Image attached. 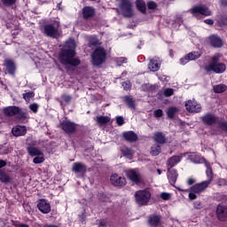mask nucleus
<instances>
[{
    "label": "nucleus",
    "mask_w": 227,
    "mask_h": 227,
    "mask_svg": "<svg viewBox=\"0 0 227 227\" xmlns=\"http://www.w3.org/2000/svg\"><path fill=\"white\" fill-rule=\"evenodd\" d=\"M75 40L69 39L65 43V49L59 53V59L64 67H79L81 60L75 58Z\"/></svg>",
    "instance_id": "obj_1"
},
{
    "label": "nucleus",
    "mask_w": 227,
    "mask_h": 227,
    "mask_svg": "<svg viewBox=\"0 0 227 227\" xmlns=\"http://www.w3.org/2000/svg\"><path fill=\"white\" fill-rule=\"evenodd\" d=\"M221 56H223L221 53H217L212 58V62L205 67L206 72H215V74H223L226 71V65L223 63H217V61H219V59H221Z\"/></svg>",
    "instance_id": "obj_2"
},
{
    "label": "nucleus",
    "mask_w": 227,
    "mask_h": 227,
    "mask_svg": "<svg viewBox=\"0 0 227 227\" xmlns=\"http://www.w3.org/2000/svg\"><path fill=\"white\" fill-rule=\"evenodd\" d=\"M208 185H210V180L202 181L201 183L192 185L190 188L189 200H196V198H198V195L207 191Z\"/></svg>",
    "instance_id": "obj_3"
},
{
    "label": "nucleus",
    "mask_w": 227,
    "mask_h": 227,
    "mask_svg": "<svg viewBox=\"0 0 227 227\" xmlns=\"http://www.w3.org/2000/svg\"><path fill=\"white\" fill-rule=\"evenodd\" d=\"M106 52L104 48H97L91 54L92 65L95 67H100L103 63L106 62Z\"/></svg>",
    "instance_id": "obj_4"
},
{
    "label": "nucleus",
    "mask_w": 227,
    "mask_h": 227,
    "mask_svg": "<svg viewBox=\"0 0 227 227\" xmlns=\"http://www.w3.org/2000/svg\"><path fill=\"white\" fill-rule=\"evenodd\" d=\"M152 193L146 190H140L135 192V201L139 207L148 205Z\"/></svg>",
    "instance_id": "obj_5"
},
{
    "label": "nucleus",
    "mask_w": 227,
    "mask_h": 227,
    "mask_svg": "<svg viewBox=\"0 0 227 227\" xmlns=\"http://www.w3.org/2000/svg\"><path fill=\"white\" fill-rule=\"evenodd\" d=\"M191 13L193 17H198V15H204L205 17H210L212 15V11L206 4H198L190 9Z\"/></svg>",
    "instance_id": "obj_6"
},
{
    "label": "nucleus",
    "mask_w": 227,
    "mask_h": 227,
    "mask_svg": "<svg viewBox=\"0 0 227 227\" xmlns=\"http://www.w3.org/2000/svg\"><path fill=\"white\" fill-rule=\"evenodd\" d=\"M44 35L50 36L51 38H56L59 35V22L55 21L51 24H47L44 26Z\"/></svg>",
    "instance_id": "obj_7"
},
{
    "label": "nucleus",
    "mask_w": 227,
    "mask_h": 227,
    "mask_svg": "<svg viewBox=\"0 0 227 227\" xmlns=\"http://www.w3.org/2000/svg\"><path fill=\"white\" fill-rule=\"evenodd\" d=\"M120 9L124 17L130 18L134 15V10H132V3H130V0H121Z\"/></svg>",
    "instance_id": "obj_8"
},
{
    "label": "nucleus",
    "mask_w": 227,
    "mask_h": 227,
    "mask_svg": "<svg viewBox=\"0 0 227 227\" xmlns=\"http://www.w3.org/2000/svg\"><path fill=\"white\" fill-rule=\"evenodd\" d=\"M184 106L188 113H201V105L198 104L194 99L186 101Z\"/></svg>",
    "instance_id": "obj_9"
},
{
    "label": "nucleus",
    "mask_w": 227,
    "mask_h": 227,
    "mask_svg": "<svg viewBox=\"0 0 227 227\" xmlns=\"http://www.w3.org/2000/svg\"><path fill=\"white\" fill-rule=\"evenodd\" d=\"M110 182L113 185H115L116 187H121L127 184V180L125 177L118 176V174H113L110 176Z\"/></svg>",
    "instance_id": "obj_10"
},
{
    "label": "nucleus",
    "mask_w": 227,
    "mask_h": 227,
    "mask_svg": "<svg viewBox=\"0 0 227 227\" xmlns=\"http://www.w3.org/2000/svg\"><path fill=\"white\" fill-rule=\"evenodd\" d=\"M200 57L201 53L198 51L190 52L184 58L180 59V65H187L189 61H194V59H198Z\"/></svg>",
    "instance_id": "obj_11"
},
{
    "label": "nucleus",
    "mask_w": 227,
    "mask_h": 227,
    "mask_svg": "<svg viewBox=\"0 0 227 227\" xmlns=\"http://www.w3.org/2000/svg\"><path fill=\"white\" fill-rule=\"evenodd\" d=\"M61 129L67 134H73V132H75V123L70 121H64L61 122Z\"/></svg>",
    "instance_id": "obj_12"
},
{
    "label": "nucleus",
    "mask_w": 227,
    "mask_h": 227,
    "mask_svg": "<svg viewBox=\"0 0 227 227\" xmlns=\"http://www.w3.org/2000/svg\"><path fill=\"white\" fill-rule=\"evenodd\" d=\"M208 40L210 45H212V47H215V49H221V47H223V39H221V37L216 35H210L208 37Z\"/></svg>",
    "instance_id": "obj_13"
},
{
    "label": "nucleus",
    "mask_w": 227,
    "mask_h": 227,
    "mask_svg": "<svg viewBox=\"0 0 227 227\" xmlns=\"http://www.w3.org/2000/svg\"><path fill=\"white\" fill-rule=\"evenodd\" d=\"M126 175L131 182H134L135 184H139L141 181V176L139 175V172L136 169H129L126 172Z\"/></svg>",
    "instance_id": "obj_14"
},
{
    "label": "nucleus",
    "mask_w": 227,
    "mask_h": 227,
    "mask_svg": "<svg viewBox=\"0 0 227 227\" xmlns=\"http://www.w3.org/2000/svg\"><path fill=\"white\" fill-rule=\"evenodd\" d=\"M20 111V107L19 106H7L3 109V113L4 116L12 117V116H17V114Z\"/></svg>",
    "instance_id": "obj_15"
},
{
    "label": "nucleus",
    "mask_w": 227,
    "mask_h": 227,
    "mask_svg": "<svg viewBox=\"0 0 227 227\" xmlns=\"http://www.w3.org/2000/svg\"><path fill=\"white\" fill-rule=\"evenodd\" d=\"M216 215L219 221H226L227 219V207L223 205H218L216 208Z\"/></svg>",
    "instance_id": "obj_16"
},
{
    "label": "nucleus",
    "mask_w": 227,
    "mask_h": 227,
    "mask_svg": "<svg viewBox=\"0 0 227 227\" xmlns=\"http://www.w3.org/2000/svg\"><path fill=\"white\" fill-rule=\"evenodd\" d=\"M37 207L42 214H49L51 212V204L45 200H41L37 204Z\"/></svg>",
    "instance_id": "obj_17"
},
{
    "label": "nucleus",
    "mask_w": 227,
    "mask_h": 227,
    "mask_svg": "<svg viewBox=\"0 0 227 227\" xmlns=\"http://www.w3.org/2000/svg\"><path fill=\"white\" fill-rule=\"evenodd\" d=\"M27 132V129H26V126H16L12 129V134L15 136V137H20V136H26Z\"/></svg>",
    "instance_id": "obj_18"
},
{
    "label": "nucleus",
    "mask_w": 227,
    "mask_h": 227,
    "mask_svg": "<svg viewBox=\"0 0 227 227\" xmlns=\"http://www.w3.org/2000/svg\"><path fill=\"white\" fill-rule=\"evenodd\" d=\"M160 68V59L155 58L150 60V63L148 65V69L151 72H158Z\"/></svg>",
    "instance_id": "obj_19"
},
{
    "label": "nucleus",
    "mask_w": 227,
    "mask_h": 227,
    "mask_svg": "<svg viewBox=\"0 0 227 227\" xmlns=\"http://www.w3.org/2000/svg\"><path fill=\"white\" fill-rule=\"evenodd\" d=\"M4 65L10 75H15V70H17V67H15V63H13L10 59H5Z\"/></svg>",
    "instance_id": "obj_20"
},
{
    "label": "nucleus",
    "mask_w": 227,
    "mask_h": 227,
    "mask_svg": "<svg viewBox=\"0 0 227 227\" xmlns=\"http://www.w3.org/2000/svg\"><path fill=\"white\" fill-rule=\"evenodd\" d=\"M27 150L30 157H38V156L43 155V152H42L40 148L33 145L28 146Z\"/></svg>",
    "instance_id": "obj_21"
},
{
    "label": "nucleus",
    "mask_w": 227,
    "mask_h": 227,
    "mask_svg": "<svg viewBox=\"0 0 227 227\" xmlns=\"http://www.w3.org/2000/svg\"><path fill=\"white\" fill-rule=\"evenodd\" d=\"M201 120L205 125H214L215 121H217V119L213 114H207L201 117Z\"/></svg>",
    "instance_id": "obj_22"
},
{
    "label": "nucleus",
    "mask_w": 227,
    "mask_h": 227,
    "mask_svg": "<svg viewBox=\"0 0 227 227\" xmlns=\"http://www.w3.org/2000/svg\"><path fill=\"white\" fill-rule=\"evenodd\" d=\"M182 160V156H172L168 159L167 162L168 169H171V168H175L176 164H178Z\"/></svg>",
    "instance_id": "obj_23"
},
{
    "label": "nucleus",
    "mask_w": 227,
    "mask_h": 227,
    "mask_svg": "<svg viewBox=\"0 0 227 227\" xmlns=\"http://www.w3.org/2000/svg\"><path fill=\"white\" fill-rule=\"evenodd\" d=\"M168 178L171 185H175V184H176V179L178 178V173L176 172V170L171 168H168Z\"/></svg>",
    "instance_id": "obj_24"
},
{
    "label": "nucleus",
    "mask_w": 227,
    "mask_h": 227,
    "mask_svg": "<svg viewBox=\"0 0 227 227\" xmlns=\"http://www.w3.org/2000/svg\"><path fill=\"white\" fill-rule=\"evenodd\" d=\"M189 159L193 162V164H202V162H205V158H201V156L196 153H191L189 155Z\"/></svg>",
    "instance_id": "obj_25"
},
{
    "label": "nucleus",
    "mask_w": 227,
    "mask_h": 227,
    "mask_svg": "<svg viewBox=\"0 0 227 227\" xmlns=\"http://www.w3.org/2000/svg\"><path fill=\"white\" fill-rule=\"evenodd\" d=\"M73 171L74 173H86V165L81 162H75L73 164Z\"/></svg>",
    "instance_id": "obj_26"
},
{
    "label": "nucleus",
    "mask_w": 227,
    "mask_h": 227,
    "mask_svg": "<svg viewBox=\"0 0 227 227\" xmlns=\"http://www.w3.org/2000/svg\"><path fill=\"white\" fill-rule=\"evenodd\" d=\"M123 137L126 139V141H129L130 143H134V141H137V135H136L134 131L124 132Z\"/></svg>",
    "instance_id": "obj_27"
},
{
    "label": "nucleus",
    "mask_w": 227,
    "mask_h": 227,
    "mask_svg": "<svg viewBox=\"0 0 227 227\" xmlns=\"http://www.w3.org/2000/svg\"><path fill=\"white\" fill-rule=\"evenodd\" d=\"M153 139L158 145H164L166 143V135L161 132L154 133Z\"/></svg>",
    "instance_id": "obj_28"
},
{
    "label": "nucleus",
    "mask_w": 227,
    "mask_h": 227,
    "mask_svg": "<svg viewBox=\"0 0 227 227\" xmlns=\"http://www.w3.org/2000/svg\"><path fill=\"white\" fill-rule=\"evenodd\" d=\"M27 118H29V114H27V113L22 111V109L20 108L19 113L16 114V120H18V121H20V123H24V121H26Z\"/></svg>",
    "instance_id": "obj_29"
},
{
    "label": "nucleus",
    "mask_w": 227,
    "mask_h": 227,
    "mask_svg": "<svg viewBox=\"0 0 227 227\" xmlns=\"http://www.w3.org/2000/svg\"><path fill=\"white\" fill-rule=\"evenodd\" d=\"M83 19H90V17H93L95 13V10L91 7H84L82 9Z\"/></svg>",
    "instance_id": "obj_30"
},
{
    "label": "nucleus",
    "mask_w": 227,
    "mask_h": 227,
    "mask_svg": "<svg viewBox=\"0 0 227 227\" xmlns=\"http://www.w3.org/2000/svg\"><path fill=\"white\" fill-rule=\"evenodd\" d=\"M178 108L176 106H170L166 110L167 115L170 120H173L175 118V114L178 113Z\"/></svg>",
    "instance_id": "obj_31"
},
{
    "label": "nucleus",
    "mask_w": 227,
    "mask_h": 227,
    "mask_svg": "<svg viewBox=\"0 0 227 227\" xmlns=\"http://www.w3.org/2000/svg\"><path fill=\"white\" fill-rule=\"evenodd\" d=\"M110 121L111 118L109 116L98 115L97 117V123H98V125H107Z\"/></svg>",
    "instance_id": "obj_32"
},
{
    "label": "nucleus",
    "mask_w": 227,
    "mask_h": 227,
    "mask_svg": "<svg viewBox=\"0 0 227 227\" xmlns=\"http://www.w3.org/2000/svg\"><path fill=\"white\" fill-rule=\"evenodd\" d=\"M12 178L10 177V176L6 174V172L0 170V182H2L3 184H10Z\"/></svg>",
    "instance_id": "obj_33"
},
{
    "label": "nucleus",
    "mask_w": 227,
    "mask_h": 227,
    "mask_svg": "<svg viewBox=\"0 0 227 227\" xmlns=\"http://www.w3.org/2000/svg\"><path fill=\"white\" fill-rule=\"evenodd\" d=\"M137 8L142 13H145L146 12V4L143 0H137L136 2Z\"/></svg>",
    "instance_id": "obj_34"
},
{
    "label": "nucleus",
    "mask_w": 227,
    "mask_h": 227,
    "mask_svg": "<svg viewBox=\"0 0 227 227\" xmlns=\"http://www.w3.org/2000/svg\"><path fill=\"white\" fill-rule=\"evenodd\" d=\"M213 90L215 93H224V91H226L227 90V87L224 84H218V85H215L213 87Z\"/></svg>",
    "instance_id": "obj_35"
},
{
    "label": "nucleus",
    "mask_w": 227,
    "mask_h": 227,
    "mask_svg": "<svg viewBox=\"0 0 227 227\" xmlns=\"http://www.w3.org/2000/svg\"><path fill=\"white\" fill-rule=\"evenodd\" d=\"M121 153H122V155H124V157H127V159H132V155H133L134 152H132V149L124 147L121 149Z\"/></svg>",
    "instance_id": "obj_36"
},
{
    "label": "nucleus",
    "mask_w": 227,
    "mask_h": 227,
    "mask_svg": "<svg viewBox=\"0 0 227 227\" xmlns=\"http://www.w3.org/2000/svg\"><path fill=\"white\" fill-rule=\"evenodd\" d=\"M159 153H160V145H153L151 148V155H153V157H157V155H159Z\"/></svg>",
    "instance_id": "obj_37"
},
{
    "label": "nucleus",
    "mask_w": 227,
    "mask_h": 227,
    "mask_svg": "<svg viewBox=\"0 0 227 227\" xmlns=\"http://www.w3.org/2000/svg\"><path fill=\"white\" fill-rule=\"evenodd\" d=\"M217 24L220 27H224V26H227V17L220 16L217 20Z\"/></svg>",
    "instance_id": "obj_38"
},
{
    "label": "nucleus",
    "mask_w": 227,
    "mask_h": 227,
    "mask_svg": "<svg viewBox=\"0 0 227 227\" xmlns=\"http://www.w3.org/2000/svg\"><path fill=\"white\" fill-rule=\"evenodd\" d=\"M124 100H125L127 106H129V107H130L131 109H134V100L132 99V97L125 96Z\"/></svg>",
    "instance_id": "obj_39"
},
{
    "label": "nucleus",
    "mask_w": 227,
    "mask_h": 227,
    "mask_svg": "<svg viewBox=\"0 0 227 227\" xmlns=\"http://www.w3.org/2000/svg\"><path fill=\"white\" fill-rule=\"evenodd\" d=\"M35 98V92H27L23 94V98L26 102H29L31 98Z\"/></svg>",
    "instance_id": "obj_40"
},
{
    "label": "nucleus",
    "mask_w": 227,
    "mask_h": 227,
    "mask_svg": "<svg viewBox=\"0 0 227 227\" xmlns=\"http://www.w3.org/2000/svg\"><path fill=\"white\" fill-rule=\"evenodd\" d=\"M206 166H207V170H206V173H207V180H210V184H212V180H213V176H212V175H213V173H212V168H210L209 166H208V164H207L206 163Z\"/></svg>",
    "instance_id": "obj_41"
},
{
    "label": "nucleus",
    "mask_w": 227,
    "mask_h": 227,
    "mask_svg": "<svg viewBox=\"0 0 227 227\" xmlns=\"http://www.w3.org/2000/svg\"><path fill=\"white\" fill-rule=\"evenodd\" d=\"M44 161H45V158L43 157V153L41 156H36L33 160L34 164H42V162H44Z\"/></svg>",
    "instance_id": "obj_42"
},
{
    "label": "nucleus",
    "mask_w": 227,
    "mask_h": 227,
    "mask_svg": "<svg viewBox=\"0 0 227 227\" xmlns=\"http://www.w3.org/2000/svg\"><path fill=\"white\" fill-rule=\"evenodd\" d=\"M115 120L119 127H121V125L125 124V119H123V116H117Z\"/></svg>",
    "instance_id": "obj_43"
},
{
    "label": "nucleus",
    "mask_w": 227,
    "mask_h": 227,
    "mask_svg": "<svg viewBox=\"0 0 227 227\" xmlns=\"http://www.w3.org/2000/svg\"><path fill=\"white\" fill-rule=\"evenodd\" d=\"M89 43L90 45L95 46V45H98L100 43L97 37L92 36L90 37Z\"/></svg>",
    "instance_id": "obj_44"
},
{
    "label": "nucleus",
    "mask_w": 227,
    "mask_h": 227,
    "mask_svg": "<svg viewBox=\"0 0 227 227\" xmlns=\"http://www.w3.org/2000/svg\"><path fill=\"white\" fill-rule=\"evenodd\" d=\"M174 93H175V90L173 89L168 88V89L164 90L165 97H172V95H174Z\"/></svg>",
    "instance_id": "obj_45"
},
{
    "label": "nucleus",
    "mask_w": 227,
    "mask_h": 227,
    "mask_svg": "<svg viewBox=\"0 0 227 227\" xmlns=\"http://www.w3.org/2000/svg\"><path fill=\"white\" fill-rule=\"evenodd\" d=\"M16 1L17 0H1L3 4H4L5 6H12V4H15Z\"/></svg>",
    "instance_id": "obj_46"
},
{
    "label": "nucleus",
    "mask_w": 227,
    "mask_h": 227,
    "mask_svg": "<svg viewBox=\"0 0 227 227\" xmlns=\"http://www.w3.org/2000/svg\"><path fill=\"white\" fill-rule=\"evenodd\" d=\"M38 107H39V106L36 103L31 104L29 106L30 111L34 112L35 114L38 113Z\"/></svg>",
    "instance_id": "obj_47"
},
{
    "label": "nucleus",
    "mask_w": 227,
    "mask_h": 227,
    "mask_svg": "<svg viewBox=\"0 0 227 227\" xmlns=\"http://www.w3.org/2000/svg\"><path fill=\"white\" fill-rule=\"evenodd\" d=\"M160 199H161V200H171V193H168V192H161V193H160Z\"/></svg>",
    "instance_id": "obj_48"
},
{
    "label": "nucleus",
    "mask_w": 227,
    "mask_h": 227,
    "mask_svg": "<svg viewBox=\"0 0 227 227\" xmlns=\"http://www.w3.org/2000/svg\"><path fill=\"white\" fill-rule=\"evenodd\" d=\"M193 207L196 210H201V208H203V205L200 201H195Z\"/></svg>",
    "instance_id": "obj_49"
},
{
    "label": "nucleus",
    "mask_w": 227,
    "mask_h": 227,
    "mask_svg": "<svg viewBox=\"0 0 227 227\" xmlns=\"http://www.w3.org/2000/svg\"><path fill=\"white\" fill-rule=\"evenodd\" d=\"M164 114L161 109H158L154 111V116L155 118H161V116Z\"/></svg>",
    "instance_id": "obj_50"
},
{
    "label": "nucleus",
    "mask_w": 227,
    "mask_h": 227,
    "mask_svg": "<svg viewBox=\"0 0 227 227\" xmlns=\"http://www.w3.org/2000/svg\"><path fill=\"white\" fill-rule=\"evenodd\" d=\"M147 6L149 10H155L157 8V4H155L154 2H148Z\"/></svg>",
    "instance_id": "obj_51"
},
{
    "label": "nucleus",
    "mask_w": 227,
    "mask_h": 227,
    "mask_svg": "<svg viewBox=\"0 0 227 227\" xmlns=\"http://www.w3.org/2000/svg\"><path fill=\"white\" fill-rule=\"evenodd\" d=\"M62 100L64 102H70V100H72V96L65 94L62 96Z\"/></svg>",
    "instance_id": "obj_52"
},
{
    "label": "nucleus",
    "mask_w": 227,
    "mask_h": 227,
    "mask_svg": "<svg viewBox=\"0 0 227 227\" xmlns=\"http://www.w3.org/2000/svg\"><path fill=\"white\" fill-rule=\"evenodd\" d=\"M122 87L124 90H130V82H122Z\"/></svg>",
    "instance_id": "obj_53"
},
{
    "label": "nucleus",
    "mask_w": 227,
    "mask_h": 227,
    "mask_svg": "<svg viewBox=\"0 0 227 227\" xmlns=\"http://www.w3.org/2000/svg\"><path fill=\"white\" fill-rule=\"evenodd\" d=\"M217 185H220V186L227 185V180L226 179H218Z\"/></svg>",
    "instance_id": "obj_54"
},
{
    "label": "nucleus",
    "mask_w": 227,
    "mask_h": 227,
    "mask_svg": "<svg viewBox=\"0 0 227 227\" xmlns=\"http://www.w3.org/2000/svg\"><path fill=\"white\" fill-rule=\"evenodd\" d=\"M219 127L222 129V130L227 132V122H220Z\"/></svg>",
    "instance_id": "obj_55"
},
{
    "label": "nucleus",
    "mask_w": 227,
    "mask_h": 227,
    "mask_svg": "<svg viewBox=\"0 0 227 227\" xmlns=\"http://www.w3.org/2000/svg\"><path fill=\"white\" fill-rule=\"evenodd\" d=\"M193 184H196V179L194 177L188 178L187 184L188 185H192Z\"/></svg>",
    "instance_id": "obj_56"
},
{
    "label": "nucleus",
    "mask_w": 227,
    "mask_h": 227,
    "mask_svg": "<svg viewBox=\"0 0 227 227\" xmlns=\"http://www.w3.org/2000/svg\"><path fill=\"white\" fill-rule=\"evenodd\" d=\"M205 24H207L208 26H214V20L211 19H207L204 20Z\"/></svg>",
    "instance_id": "obj_57"
},
{
    "label": "nucleus",
    "mask_w": 227,
    "mask_h": 227,
    "mask_svg": "<svg viewBox=\"0 0 227 227\" xmlns=\"http://www.w3.org/2000/svg\"><path fill=\"white\" fill-rule=\"evenodd\" d=\"M4 166H6V161L1 160H0V169H1V168H4Z\"/></svg>",
    "instance_id": "obj_58"
},
{
    "label": "nucleus",
    "mask_w": 227,
    "mask_h": 227,
    "mask_svg": "<svg viewBox=\"0 0 227 227\" xmlns=\"http://www.w3.org/2000/svg\"><path fill=\"white\" fill-rule=\"evenodd\" d=\"M119 62L120 63H127V59L121 57V58L119 59Z\"/></svg>",
    "instance_id": "obj_59"
},
{
    "label": "nucleus",
    "mask_w": 227,
    "mask_h": 227,
    "mask_svg": "<svg viewBox=\"0 0 227 227\" xmlns=\"http://www.w3.org/2000/svg\"><path fill=\"white\" fill-rule=\"evenodd\" d=\"M106 222H104V221H101L100 223H99V227H106Z\"/></svg>",
    "instance_id": "obj_60"
},
{
    "label": "nucleus",
    "mask_w": 227,
    "mask_h": 227,
    "mask_svg": "<svg viewBox=\"0 0 227 227\" xmlns=\"http://www.w3.org/2000/svg\"><path fill=\"white\" fill-rule=\"evenodd\" d=\"M176 22H178L179 24H182V18L180 16L177 17L176 19Z\"/></svg>",
    "instance_id": "obj_61"
},
{
    "label": "nucleus",
    "mask_w": 227,
    "mask_h": 227,
    "mask_svg": "<svg viewBox=\"0 0 227 227\" xmlns=\"http://www.w3.org/2000/svg\"><path fill=\"white\" fill-rule=\"evenodd\" d=\"M18 227H30V226L27 224H20V225H18Z\"/></svg>",
    "instance_id": "obj_62"
},
{
    "label": "nucleus",
    "mask_w": 227,
    "mask_h": 227,
    "mask_svg": "<svg viewBox=\"0 0 227 227\" xmlns=\"http://www.w3.org/2000/svg\"><path fill=\"white\" fill-rule=\"evenodd\" d=\"M157 173H158L159 175H160V173H161L160 169H157Z\"/></svg>",
    "instance_id": "obj_63"
}]
</instances>
